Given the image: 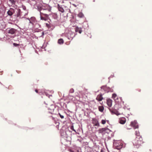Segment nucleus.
<instances>
[{
  "label": "nucleus",
  "mask_w": 152,
  "mask_h": 152,
  "mask_svg": "<svg viewBox=\"0 0 152 152\" xmlns=\"http://www.w3.org/2000/svg\"><path fill=\"white\" fill-rule=\"evenodd\" d=\"M119 122L121 124H124V118L123 117L119 118Z\"/></svg>",
  "instance_id": "14"
},
{
  "label": "nucleus",
  "mask_w": 152,
  "mask_h": 152,
  "mask_svg": "<svg viewBox=\"0 0 152 152\" xmlns=\"http://www.w3.org/2000/svg\"><path fill=\"white\" fill-rule=\"evenodd\" d=\"M40 18L41 20H44L45 21H46L47 20V19L45 18H44L42 16H41Z\"/></svg>",
  "instance_id": "19"
},
{
  "label": "nucleus",
  "mask_w": 152,
  "mask_h": 152,
  "mask_svg": "<svg viewBox=\"0 0 152 152\" xmlns=\"http://www.w3.org/2000/svg\"><path fill=\"white\" fill-rule=\"evenodd\" d=\"M64 40L62 39H60L58 40V44H63L64 43Z\"/></svg>",
  "instance_id": "15"
},
{
  "label": "nucleus",
  "mask_w": 152,
  "mask_h": 152,
  "mask_svg": "<svg viewBox=\"0 0 152 152\" xmlns=\"http://www.w3.org/2000/svg\"><path fill=\"white\" fill-rule=\"evenodd\" d=\"M92 123L94 124V126H99V124L98 120L96 118H93L92 119Z\"/></svg>",
  "instance_id": "2"
},
{
  "label": "nucleus",
  "mask_w": 152,
  "mask_h": 152,
  "mask_svg": "<svg viewBox=\"0 0 152 152\" xmlns=\"http://www.w3.org/2000/svg\"><path fill=\"white\" fill-rule=\"evenodd\" d=\"M16 31V29L13 28H11L9 30L8 33L9 34H13L15 33Z\"/></svg>",
  "instance_id": "8"
},
{
  "label": "nucleus",
  "mask_w": 152,
  "mask_h": 152,
  "mask_svg": "<svg viewBox=\"0 0 152 152\" xmlns=\"http://www.w3.org/2000/svg\"><path fill=\"white\" fill-rule=\"evenodd\" d=\"M110 112L112 113V114H115L117 115H120L121 114H123V113H119V111H117L116 110H113L111 109H109Z\"/></svg>",
  "instance_id": "3"
},
{
  "label": "nucleus",
  "mask_w": 152,
  "mask_h": 152,
  "mask_svg": "<svg viewBox=\"0 0 152 152\" xmlns=\"http://www.w3.org/2000/svg\"><path fill=\"white\" fill-rule=\"evenodd\" d=\"M118 142H116L115 143V146L116 147V148L117 149H120L122 148L123 147V144H122L120 143V145H118Z\"/></svg>",
  "instance_id": "6"
},
{
  "label": "nucleus",
  "mask_w": 152,
  "mask_h": 152,
  "mask_svg": "<svg viewBox=\"0 0 152 152\" xmlns=\"http://www.w3.org/2000/svg\"><path fill=\"white\" fill-rule=\"evenodd\" d=\"M107 130L106 128H102L99 130L98 132L99 133H102L104 132L105 131Z\"/></svg>",
  "instance_id": "10"
},
{
  "label": "nucleus",
  "mask_w": 152,
  "mask_h": 152,
  "mask_svg": "<svg viewBox=\"0 0 152 152\" xmlns=\"http://www.w3.org/2000/svg\"><path fill=\"white\" fill-rule=\"evenodd\" d=\"M96 99L97 100L99 101H102L103 99V98L102 96V94H99L97 96Z\"/></svg>",
  "instance_id": "5"
},
{
  "label": "nucleus",
  "mask_w": 152,
  "mask_h": 152,
  "mask_svg": "<svg viewBox=\"0 0 152 152\" xmlns=\"http://www.w3.org/2000/svg\"><path fill=\"white\" fill-rule=\"evenodd\" d=\"M70 128L71 130H73L74 132H76L75 130V129H74V127H73V126H71Z\"/></svg>",
  "instance_id": "20"
},
{
  "label": "nucleus",
  "mask_w": 152,
  "mask_h": 152,
  "mask_svg": "<svg viewBox=\"0 0 152 152\" xmlns=\"http://www.w3.org/2000/svg\"><path fill=\"white\" fill-rule=\"evenodd\" d=\"M98 109L99 111L102 112L104 110V107L103 106H99V107Z\"/></svg>",
  "instance_id": "13"
},
{
  "label": "nucleus",
  "mask_w": 152,
  "mask_h": 152,
  "mask_svg": "<svg viewBox=\"0 0 152 152\" xmlns=\"http://www.w3.org/2000/svg\"><path fill=\"white\" fill-rule=\"evenodd\" d=\"M77 16L80 18H82L84 17V15L82 12H80L77 15Z\"/></svg>",
  "instance_id": "16"
},
{
  "label": "nucleus",
  "mask_w": 152,
  "mask_h": 152,
  "mask_svg": "<svg viewBox=\"0 0 152 152\" xmlns=\"http://www.w3.org/2000/svg\"><path fill=\"white\" fill-rule=\"evenodd\" d=\"M13 45L14 46L16 47L19 45V44H17L15 43H13Z\"/></svg>",
  "instance_id": "23"
},
{
  "label": "nucleus",
  "mask_w": 152,
  "mask_h": 152,
  "mask_svg": "<svg viewBox=\"0 0 152 152\" xmlns=\"http://www.w3.org/2000/svg\"><path fill=\"white\" fill-rule=\"evenodd\" d=\"M35 92H36V93H38V90H37V89H36V90H35Z\"/></svg>",
  "instance_id": "27"
},
{
  "label": "nucleus",
  "mask_w": 152,
  "mask_h": 152,
  "mask_svg": "<svg viewBox=\"0 0 152 152\" xmlns=\"http://www.w3.org/2000/svg\"><path fill=\"white\" fill-rule=\"evenodd\" d=\"M9 1L12 4H15V1L14 0H9Z\"/></svg>",
  "instance_id": "17"
},
{
  "label": "nucleus",
  "mask_w": 152,
  "mask_h": 152,
  "mask_svg": "<svg viewBox=\"0 0 152 152\" xmlns=\"http://www.w3.org/2000/svg\"><path fill=\"white\" fill-rule=\"evenodd\" d=\"M17 10V12L16 15L17 17L23 18L28 14V12L26 8H23L21 9H18Z\"/></svg>",
  "instance_id": "1"
},
{
  "label": "nucleus",
  "mask_w": 152,
  "mask_h": 152,
  "mask_svg": "<svg viewBox=\"0 0 152 152\" xmlns=\"http://www.w3.org/2000/svg\"><path fill=\"white\" fill-rule=\"evenodd\" d=\"M116 96V94H114L112 95V97L114 99H115Z\"/></svg>",
  "instance_id": "22"
},
{
  "label": "nucleus",
  "mask_w": 152,
  "mask_h": 152,
  "mask_svg": "<svg viewBox=\"0 0 152 152\" xmlns=\"http://www.w3.org/2000/svg\"><path fill=\"white\" fill-rule=\"evenodd\" d=\"M107 103L108 106L110 107L112 105V101L110 99H108L107 100Z\"/></svg>",
  "instance_id": "9"
},
{
  "label": "nucleus",
  "mask_w": 152,
  "mask_h": 152,
  "mask_svg": "<svg viewBox=\"0 0 152 152\" xmlns=\"http://www.w3.org/2000/svg\"><path fill=\"white\" fill-rule=\"evenodd\" d=\"M24 23L25 25H28V26L30 25V23H32L30 20L27 18L25 19V21H24Z\"/></svg>",
  "instance_id": "7"
},
{
  "label": "nucleus",
  "mask_w": 152,
  "mask_h": 152,
  "mask_svg": "<svg viewBox=\"0 0 152 152\" xmlns=\"http://www.w3.org/2000/svg\"><path fill=\"white\" fill-rule=\"evenodd\" d=\"M75 31L76 32H78L80 34H81L82 31L81 28L78 27L75 28Z\"/></svg>",
  "instance_id": "11"
},
{
  "label": "nucleus",
  "mask_w": 152,
  "mask_h": 152,
  "mask_svg": "<svg viewBox=\"0 0 152 152\" xmlns=\"http://www.w3.org/2000/svg\"><path fill=\"white\" fill-rule=\"evenodd\" d=\"M70 152H74V151H72V150H70Z\"/></svg>",
  "instance_id": "28"
},
{
  "label": "nucleus",
  "mask_w": 152,
  "mask_h": 152,
  "mask_svg": "<svg viewBox=\"0 0 152 152\" xmlns=\"http://www.w3.org/2000/svg\"><path fill=\"white\" fill-rule=\"evenodd\" d=\"M15 12L14 9L12 8H10V10L7 12V14L9 15H12L13 13Z\"/></svg>",
  "instance_id": "4"
},
{
  "label": "nucleus",
  "mask_w": 152,
  "mask_h": 152,
  "mask_svg": "<svg viewBox=\"0 0 152 152\" xmlns=\"http://www.w3.org/2000/svg\"><path fill=\"white\" fill-rule=\"evenodd\" d=\"M46 26H47V27H50V26L49 24L47 23H46Z\"/></svg>",
  "instance_id": "25"
},
{
  "label": "nucleus",
  "mask_w": 152,
  "mask_h": 152,
  "mask_svg": "<svg viewBox=\"0 0 152 152\" xmlns=\"http://www.w3.org/2000/svg\"><path fill=\"white\" fill-rule=\"evenodd\" d=\"M102 152V151L101 150V152Z\"/></svg>",
  "instance_id": "29"
},
{
  "label": "nucleus",
  "mask_w": 152,
  "mask_h": 152,
  "mask_svg": "<svg viewBox=\"0 0 152 152\" xmlns=\"http://www.w3.org/2000/svg\"><path fill=\"white\" fill-rule=\"evenodd\" d=\"M106 123V121L105 120H102L101 121V123L103 124H105Z\"/></svg>",
  "instance_id": "18"
},
{
  "label": "nucleus",
  "mask_w": 152,
  "mask_h": 152,
  "mask_svg": "<svg viewBox=\"0 0 152 152\" xmlns=\"http://www.w3.org/2000/svg\"><path fill=\"white\" fill-rule=\"evenodd\" d=\"M58 114L59 115V116H60V118H61L62 119V118H64V116H63V115H61L60 114V113H58Z\"/></svg>",
  "instance_id": "24"
},
{
  "label": "nucleus",
  "mask_w": 152,
  "mask_h": 152,
  "mask_svg": "<svg viewBox=\"0 0 152 152\" xmlns=\"http://www.w3.org/2000/svg\"><path fill=\"white\" fill-rule=\"evenodd\" d=\"M74 91V90L73 89H70L69 92L71 93H73Z\"/></svg>",
  "instance_id": "21"
},
{
  "label": "nucleus",
  "mask_w": 152,
  "mask_h": 152,
  "mask_svg": "<svg viewBox=\"0 0 152 152\" xmlns=\"http://www.w3.org/2000/svg\"><path fill=\"white\" fill-rule=\"evenodd\" d=\"M43 15L47 17H48V15L47 14H43Z\"/></svg>",
  "instance_id": "26"
},
{
  "label": "nucleus",
  "mask_w": 152,
  "mask_h": 152,
  "mask_svg": "<svg viewBox=\"0 0 152 152\" xmlns=\"http://www.w3.org/2000/svg\"><path fill=\"white\" fill-rule=\"evenodd\" d=\"M58 10L59 11L61 12H64V10L63 8L61 7L59 4H58Z\"/></svg>",
  "instance_id": "12"
}]
</instances>
